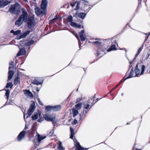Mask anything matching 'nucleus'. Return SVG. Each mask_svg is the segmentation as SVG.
Returning <instances> with one entry per match:
<instances>
[{
    "label": "nucleus",
    "instance_id": "obj_18",
    "mask_svg": "<svg viewBox=\"0 0 150 150\" xmlns=\"http://www.w3.org/2000/svg\"><path fill=\"white\" fill-rule=\"evenodd\" d=\"M70 25L72 26L77 28H80L81 27V25L78 24L74 22H71Z\"/></svg>",
    "mask_w": 150,
    "mask_h": 150
},
{
    "label": "nucleus",
    "instance_id": "obj_3",
    "mask_svg": "<svg viewBox=\"0 0 150 150\" xmlns=\"http://www.w3.org/2000/svg\"><path fill=\"white\" fill-rule=\"evenodd\" d=\"M35 108V104H32L30 106V108L28 110L27 113L25 114H24V118L25 120V117H26V118H27L32 114V113L34 112Z\"/></svg>",
    "mask_w": 150,
    "mask_h": 150
},
{
    "label": "nucleus",
    "instance_id": "obj_34",
    "mask_svg": "<svg viewBox=\"0 0 150 150\" xmlns=\"http://www.w3.org/2000/svg\"><path fill=\"white\" fill-rule=\"evenodd\" d=\"M34 42L33 40H31L30 41L28 42L26 44V45L27 46L28 45H31L33 44H34Z\"/></svg>",
    "mask_w": 150,
    "mask_h": 150
},
{
    "label": "nucleus",
    "instance_id": "obj_28",
    "mask_svg": "<svg viewBox=\"0 0 150 150\" xmlns=\"http://www.w3.org/2000/svg\"><path fill=\"white\" fill-rule=\"evenodd\" d=\"M70 131H71V136H70V138L71 139H73V136L74 134V131L73 129L71 127L70 128Z\"/></svg>",
    "mask_w": 150,
    "mask_h": 150
},
{
    "label": "nucleus",
    "instance_id": "obj_15",
    "mask_svg": "<svg viewBox=\"0 0 150 150\" xmlns=\"http://www.w3.org/2000/svg\"><path fill=\"white\" fill-rule=\"evenodd\" d=\"M25 133V131H23L19 134L18 136V140L19 141H21L23 138Z\"/></svg>",
    "mask_w": 150,
    "mask_h": 150
},
{
    "label": "nucleus",
    "instance_id": "obj_58",
    "mask_svg": "<svg viewBox=\"0 0 150 150\" xmlns=\"http://www.w3.org/2000/svg\"><path fill=\"white\" fill-rule=\"evenodd\" d=\"M96 102H95V103H92V106L93 105H94V104L95 103H96Z\"/></svg>",
    "mask_w": 150,
    "mask_h": 150
},
{
    "label": "nucleus",
    "instance_id": "obj_35",
    "mask_svg": "<svg viewBox=\"0 0 150 150\" xmlns=\"http://www.w3.org/2000/svg\"><path fill=\"white\" fill-rule=\"evenodd\" d=\"M72 17L71 16H69L67 18V21L71 23L72 21Z\"/></svg>",
    "mask_w": 150,
    "mask_h": 150
},
{
    "label": "nucleus",
    "instance_id": "obj_60",
    "mask_svg": "<svg viewBox=\"0 0 150 150\" xmlns=\"http://www.w3.org/2000/svg\"><path fill=\"white\" fill-rule=\"evenodd\" d=\"M135 150H141V149H136Z\"/></svg>",
    "mask_w": 150,
    "mask_h": 150
},
{
    "label": "nucleus",
    "instance_id": "obj_5",
    "mask_svg": "<svg viewBox=\"0 0 150 150\" xmlns=\"http://www.w3.org/2000/svg\"><path fill=\"white\" fill-rule=\"evenodd\" d=\"M44 117L45 120L47 121L54 122L56 120V117L54 115L45 114Z\"/></svg>",
    "mask_w": 150,
    "mask_h": 150
},
{
    "label": "nucleus",
    "instance_id": "obj_59",
    "mask_svg": "<svg viewBox=\"0 0 150 150\" xmlns=\"http://www.w3.org/2000/svg\"><path fill=\"white\" fill-rule=\"evenodd\" d=\"M94 98V97H93L92 98H91V99L92 100Z\"/></svg>",
    "mask_w": 150,
    "mask_h": 150
},
{
    "label": "nucleus",
    "instance_id": "obj_48",
    "mask_svg": "<svg viewBox=\"0 0 150 150\" xmlns=\"http://www.w3.org/2000/svg\"><path fill=\"white\" fill-rule=\"evenodd\" d=\"M120 85V84H117V86H116V87L115 88H114L112 89V90H113L115 89L117 87Z\"/></svg>",
    "mask_w": 150,
    "mask_h": 150
},
{
    "label": "nucleus",
    "instance_id": "obj_45",
    "mask_svg": "<svg viewBox=\"0 0 150 150\" xmlns=\"http://www.w3.org/2000/svg\"><path fill=\"white\" fill-rule=\"evenodd\" d=\"M127 79H126V78L124 80H123V79H122L121 81H120V82L119 83V84H120L122 82H123V81H125Z\"/></svg>",
    "mask_w": 150,
    "mask_h": 150
},
{
    "label": "nucleus",
    "instance_id": "obj_7",
    "mask_svg": "<svg viewBox=\"0 0 150 150\" xmlns=\"http://www.w3.org/2000/svg\"><path fill=\"white\" fill-rule=\"evenodd\" d=\"M35 12L38 16H42L45 14V10L43 9H40L38 7H35Z\"/></svg>",
    "mask_w": 150,
    "mask_h": 150
},
{
    "label": "nucleus",
    "instance_id": "obj_6",
    "mask_svg": "<svg viewBox=\"0 0 150 150\" xmlns=\"http://www.w3.org/2000/svg\"><path fill=\"white\" fill-rule=\"evenodd\" d=\"M61 107L60 105H57L55 106H47L46 109L48 110H52L55 111L59 110L61 108Z\"/></svg>",
    "mask_w": 150,
    "mask_h": 150
},
{
    "label": "nucleus",
    "instance_id": "obj_12",
    "mask_svg": "<svg viewBox=\"0 0 150 150\" xmlns=\"http://www.w3.org/2000/svg\"><path fill=\"white\" fill-rule=\"evenodd\" d=\"M47 4V0H42L41 5V8L45 10Z\"/></svg>",
    "mask_w": 150,
    "mask_h": 150
},
{
    "label": "nucleus",
    "instance_id": "obj_21",
    "mask_svg": "<svg viewBox=\"0 0 150 150\" xmlns=\"http://www.w3.org/2000/svg\"><path fill=\"white\" fill-rule=\"evenodd\" d=\"M134 73V71L133 70V68H132L131 70L129 75L126 78V79H129L135 76H133Z\"/></svg>",
    "mask_w": 150,
    "mask_h": 150
},
{
    "label": "nucleus",
    "instance_id": "obj_16",
    "mask_svg": "<svg viewBox=\"0 0 150 150\" xmlns=\"http://www.w3.org/2000/svg\"><path fill=\"white\" fill-rule=\"evenodd\" d=\"M42 82L40 81L39 79L38 78H35L32 81V83L36 85L41 84Z\"/></svg>",
    "mask_w": 150,
    "mask_h": 150
},
{
    "label": "nucleus",
    "instance_id": "obj_30",
    "mask_svg": "<svg viewBox=\"0 0 150 150\" xmlns=\"http://www.w3.org/2000/svg\"><path fill=\"white\" fill-rule=\"evenodd\" d=\"M6 92L5 93V96H6V98L8 99V98L10 93V91L9 90H6Z\"/></svg>",
    "mask_w": 150,
    "mask_h": 150
},
{
    "label": "nucleus",
    "instance_id": "obj_53",
    "mask_svg": "<svg viewBox=\"0 0 150 150\" xmlns=\"http://www.w3.org/2000/svg\"><path fill=\"white\" fill-rule=\"evenodd\" d=\"M83 0L84 1V2L85 3H87V4H88V2L86 1L85 0Z\"/></svg>",
    "mask_w": 150,
    "mask_h": 150
},
{
    "label": "nucleus",
    "instance_id": "obj_25",
    "mask_svg": "<svg viewBox=\"0 0 150 150\" xmlns=\"http://www.w3.org/2000/svg\"><path fill=\"white\" fill-rule=\"evenodd\" d=\"M58 148L61 150H64V148L62 145L61 142L59 141Z\"/></svg>",
    "mask_w": 150,
    "mask_h": 150
},
{
    "label": "nucleus",
    "instance_id": "obj_20",
    "mask_svg": "<svg viewBox=\"0 0 150 150\" xmlns=\"http://www.w3.org/2000/svg\"><path fill=\"white\" fill-rule=\"evenodd\" d=\"M76 150H83V148L81 147V145L79 144V143H76Z\"/></svg>",
    "mask_w": 150,
    "mask_h": 150
},
{
    "label": "nucleus",
    "instance_id": "obj_64",
    "mask_svg": "<svg viewBox=\"0 0 150 150\" xmlns=\"http://www.w3.org/2000/svg\"><path fill=\"white\" fill-rule=\"evenodd\" d=\"M82 28H83V26H82Z\"/></svg>",
    "mask_w": 150,
    "mask_h": 150
},
{
    "label": "nucleus",
    "instance_id": "obj_19",
    "mask_svg": "<svg viewBox=\"0 0 150 150\" xmlns=\"http://www.w3.org/2000/svg\"><path fill=\"white\" fill-rule=\"evenodd\" d=\"M11 33H13L14 35H18L21 34V31L20 30H18L14 31L13 30H11Z\"/></svg>",
    "mask_w": 150,
    "mask_h": 150
},
{
    "label": "nucleus",
    "instance_id": "obj_40",
    "mask_svg": "<svg viewBox=\"0 0 150 150\" xmlns=\"http://www.w3.org/2000/svg\"><path fill=\"white\" fill-rule=\"evenodd\" d=\"M72 34H73L78 39H79V37L78 36V35L75 33L74 32H73L72 33Z\"/></svg>",
    "mask_w": 150,
    "mask_h": 150
},
{
    "label": "nucleus",
    "instance_id": "obj_29",
    "mask_svg": "<svg viewBox=\"0 0 150 150\" xmlns=\"http://www.w3.org/2000/svg\"><path fill=\"white\" fill-rule=\"evenodd\" d=\"M13 86V85L12 83L9 82L8 83L6 88H11Z\"/></svg>",
    "mask_w": 150,
    "mask_h": 150
},
{
    "label": "nucleus",
    "instance_id": "obj_1",
    "mask_svg": "<svg viewBox=\"0 0 150 150\" xmlns=\"http://www.w3.org/2000/svg\"><path fill=\"white\" fill-rule=\"evenodd\" d=\"M29 18V16L27 11L25 9L23 8L22 9V14L16 21L15 24L19 26H20L23 22H26L28 21Z\"/></svg>",
    "mask_w": 150,
    "mask_h": 150
},
{
    "label": "nucleus",
    "instance_id": "obj_44",
    "mask_svg": "<svg viewBox=\"0 0 150 150\" xmlns=\"http://www.w3.org/2000/svg\"><path fill=\"white\" fill-rule=\"evenodd\" d=\"M127 79H126V78L124 80H123V79H122L121 81H120V82L119 83V84H120L122 82H123V81H125Z\"/></svg>",
    "mask_w": 150,
    "mask_h": 150
},
{
    "label": "nucleus",
    "instance_id": "obj_22",
    "mask_svg": "<svg viewBox=\"0 0 150 150\" xmlns=\"http://www.w3.org/2000/svg\"><path fill=\"white\" fill-rule=\"evenodd\" d=\"M117 49L115 48V45H112L110 48L108 49L107 50L108 52H109L112 50H116Z\"/></svg>",
    "mask_w": 150,
    "mask_h": 150
},
{
    "label": "nucleus",
    "instance_id": "obj_17",
    "mask_svg": "<svg viewBox=\"0 0 150 150\" xmlns=\"http://www.w3.org/2000/svg\"><path fill=\"white\" fill-rule=\"evenodd\" d=\"M8 73V76L7 80L8 81L9 80H10L11 79L14 74V72L13 71L10 70L9 71Z\"/></svg>",
    "mask_w": 150,
    "mask_h": 150
},
{
    "label": "nucleus",
    "instance_id": "obj_61",
    "mask_svg": "<svg viewBox=\"0 0 150 150\" xmlns=\"http://www.w3.org/2000/svg\"><path fill=\"white\" fill-rule=\"evenodd\" d=\"M143 33L144 34H145L146 35L147 34H146V33Z\"/></svg>",
    "mask_w": 150,
    "mask_h": 150
},
{
    "label": "nucleus",
    "instance_id": "obj_39",
    "mask_svg": "<svg viewBox=\"0 0 150 150\" xmlns=\"http://www.w3.org/2000/svg\"><path fill=\"white\" fill-rule=\"evenodd\" d=\"M149 56V53H147L146 54L145 56H144V59L146 60H147L148 59Z\"/></svg>",
    "mask_w": 150,
    "mask_h": 150
},
{
    "label": "nucleus",
    "instance_id": "obj_23",
    "mask_svg": "<svg viewBox=\"0 0 150 150\" xmlns=\"http://www.w3.org/2000/svg\"><path fill=\"white\" fill-rule=\"evenodd\" d=\"M46 138L45 136H40L39 134L38 135V142H40L41 141L44 139Z\"/></svg>",
    "mask_w": 150,
    "mask_h": 150
},
{
    "label": "nucleus",
    "instance_id": "obj_8",
    "mask_svg": "<svg viewBox=\"0 0 150 150\" xmlns=\"http://www.w3.org/2000/svg\"><path fill=\"white\" fill-rule=\"evenodd\" d=\"M28 21V27L30 29L32 28L35 24L34 18L33 17H31L30 19H29Z\"/></svg>",
    "mask_w": 150,
    "mask_h": 150
},
{
    "label": "nucleus",
    "instance_id": "obj_36",
    "mask_svg": "<svg viewBox=\"0 0 150 150\" xmlns=\"http://www.w3.org/2000/svg\"><path fill=\"white\" fill-rule=\"evenodd\" d=\"M93 43L94 45H100V42L99 41H96L93 42Z\"/></svg>",
    "mask_w": 150,
    "mask_h": 150
},
{
    "label": "nucleus",
    "instance_id": "obj_47",
    "mask_svg": "<svg viewBox=\"0 0 150 150\" xmlns=\"http://www.w3.org/2000/svg\"><path fill=\"white\" fill-rule=\"evenodd\" d=\"M88 6V5H87L86 4V5H85V6L84 7V9L85 10H86V9L87 8V6Z\"/></svg>",
    "mask_w": 150,
    "mask_h": 150
},
{
    "label": "nucleus",
    "instance_id": "obj_2",
    "mask_svg": "<svg viewBox=\"0 0 150 150\" xmlns=\"http://www.w3.org/2000/svg\"><path fill=\"white\" fill-rule=\"evenodd\" d=\"M20 6L18 4H16L11 6L9 11L11 13L17 15L20 12Z\"/></svg>",
    "mask_w": 150,
    "mask_h": 150
},
{
    "label": "nucleus",
    "instance_id": "obj_11",
    "mask_svg": "<svg viewBox=\"0 0 150 150\" xmlns=\"http://www.w3.org/2000/svg\"><path fill=\"white\" fill-rule=\"evenodd\" d=\"M10 2L8 1L0 0V7L3 8L8 4H9Z\"/></svg>",
    "mask_w": 150,
    "mask_h": 150
},
{
    "label": "nucleus",
    "instance_id": "obj_38",
    "mask_svg": "<svg viewBox=\"0 0 150 150\" xmlns=\"http://www.w3.org/2000/svg\"><path fill=\"white\" fill-rule=\"evenodd\" d=\"M58 18L57 17H56V18H54L53 19H52V20L50 21V22L51 23H53L54 22H55L56 20Z\"/></svg>",
    "mask_w": 150,
    "mask_h": 150
},
{
    "label": "nucleus",
    "instance_id": "obj_57",
    "mask_svg": "<svg viewBox=\"0 0 150 150\" xmlns=\"http://www.w3.org/2000/svg\"><path fill=\"white\" fill-rule=\"evenodd\" d=\"M11 69V66H10L9 68V69Z\"/></svg>",
    "mask_w": 150,
    "mask_h": 150
},
{
    "label": "nucleus",
    "instance_id": "obj_55",
    "mask_svg": "<svg viewBox=\"0 0 150 150\" xmlns=\"http://www.w3.org/2000/svg\"><path fill=\"white\" fill-rule=\"evenodd\" d=\"M28 127L26 126V125H25V129H28Z\"/></svg>",
    "mask_w": 150,
    "mask_h": 150
},
{
    "label": "nucleus",
    "instance_id": "obj_14",
    "mask_svg": "<svg viewBox=\"0 0 150 150\" xmlns=\"http://www.w3.org/2000/svg\"><path fill=\"white\" fill-rule=\"evenodd\" d=\"M24 93L25 95L27 97L31 98H33V95L31 92L29 91L28 90H25L24 91Z\"/></svg>",
    "mask_w": 150,
    "mask_h": 150
},
{
    "label": "nucleus",
    "instance_id": "obj_37",
    "mask_svg": "<svg viewBox=\"0 0 150 150\" xmlns=\"http://www.w3.org/2000/svg\"><path fill=\"white\" fill-rule=\"evenodd\" d=\"M142 49V48L140 47L139 48L137 52V53L135 55V57H136L141 52Z\"/></svg>",
    "mask_w": 150,
    "mask_h": 150
},
{
    "label": "nucleus",
    "instance_id": "obj_41",
    "mask_svg": "<svg viewBox=\"0 0 150 150\" xmlns=\"http://www.w3.org/2000/svg\"><path fill=\"white\" fill-rule=\"evenodd\" d=\"M44 120V118L42 117L40 118L38 120V122H41Z\"/></svg>",
    "mask_w": 150,
    "mask_h": 150
},
{
    "label": "nucleus",
    "instance_id": "obj_4",
    "mask_svg": "<svg viewBox=\"0 0 150 150\" xmlns=\"http://www.w3.org/2000/svg\"><path fill=\"white\" fill-rule=\"evenodd\" d=\"M138 67V65L137 64L136 65L135 69V71L136 74V75L135 76H138L139 74L140 75L143 74L144 73V72L146 68L144 65H143L142 67L141 72L140 73V70Z\"/></svg>",
    "mask_w": 150,
    "mask_h": 150
},
{
    "label": "nucleus",
    "instance_id": "obj_13",
    "mask_svg": "<svg viewBox=\"0 0 150 150\" xmlns=\"http://www.w3.org/2000/svg\"><path fill=\"white\" fill-rule=\"evenodd\" d=\"M26 52L24 47H23L18 52L17 54V56L22 55L25 54Z\"/></svg>",
    "mask_w": 150,
    "mask_h": 150
},
{
    "label": "nucleus",
    "instance_id": "obj_32",
    "mask_svg": "<svg viewBox=\"0 0 150 150\" xmlns=\"http://www.w3.org/2000/svg\"><path fill=\"white\" fill-rule=\"evenodd\" d=\"M82 104L79 103L76 105V108L77 109H79L81 107Z\"/></svg>",
    "mask_w": 150,
    "mask_h": 150
},
{
    "label": "nucleus",
    "instance_id": "obj_51",
    "mask_svg": "<svg viewBox=\"0 0 150 150\" xmlns=\"http://www.w3.org/2000/svg\"><path fill=\"white\" fill-rule=\"evenodd\" d=\"M38 102H39V104H41V102H40V99H38Z\"/></svg>",
    "mask_w": 150,
    "mask_h": 150
},
{
    "label": "nucleus",
    "instance_id": "obj_27",
    "mask_svg": "<svg viewBox=\"0 0 150 150\" xmlns=\"http://www.w3.org/2000/svg\"><path fill=\"white\" fill-rule=\"evenodd\" d=\"M38 117V113L37 112H35L34 115L32 116V118L33 120H35L37 119Z\"/></svg>",
    "mask_w": 150,
    "mask_h": 150
},
{
    "label": "nucleus",
    "instance_id": "obj_56",
    "mask_svg": "<svg viewBox=\"0 0 150 150\" xmlns=\"http://www.w3.org/2000/svg\"><path fill=\"white\" fill-rule=\"evenodd\" d=\"M98 100H99L98 98H97L96 99V102L98 101Z\"/></svg>",
    "mask_w": 150,
    "mask_h": 150
},
{
    "label": "nucleus",
    "instance_id": "obj_62",
    "mask_svg": "<svg viewBox=\"0 0 150 150\" xmlns=\"http://www.w3.org/2000/svg\"><path fill=\"white\" fill-rule=\"evenodd\" d=\"M23 1H27V0H23Z\"/></svg>",
    "mask_w": 150,
    "mask_h": 150
},
{
    "label": "nucleus",
    "instance_id": "obj_33",
    "mask_svg": "<svg viewBox=\"0 0 150 150\" xmlns=\"http://www.w3.org/2000/svg\"><path fill=\"white\" fill-rule=\"evenodd\" d=\"M92 105H91L89 104H87L86 105H84V108L88 110L91 108Z\"/></svg>",
    "mask_w": 150,
    "mask_h": 150
},
{
    "label": "nucleus",
    "instance_id": "obj_9",
    "mask_svg": "<svg viewBox=\"0 0 150 150\" xmlns=\"http://www.w3.org/2000/svg\"><path fill=\"white\" fill-rule=\"evenodd\" d=\"M30 33V30H27L23 32V33L20 35L18 36L17 38L18 39H20L22 38H25Z\"/></svg>",
    "mask_w": 150,
    "mask_h": 150
},
{
    "label": "nucleus",
    "instance_id": "obj_49",
    "mask_svg": "<svg viewBox=\"0 0 150 150\" xmlns=\"http://www.w3.org/2000/svg\"><path fill=\"white\" fill-rule=\"evenodd\" d=\"M13 64V62H11L9 63V65H12Z\"/></svg>",
    "mask_w": 150,
    "mask_h": 150
},
{
    "label": "nucleus",
    "instance_id": "obj_52",
    "mask_svg": "<svg viewBox=\"0 0 150 150\" xmlns=\"http://www.w3.org/2000/svg\"><path fill=\"white\" fill-rule=\"evenodd\" d=\"M150 35V32L148 34V35H147V38H146V39H147L148 38V37Z\"/></svg>",
    "mask_w": 150,
    "mask_h": 150
},
{
    "label": "nucleus",
    "instance_id": "obj_50",
    "mask_svg": "<svg viewBox=\"0 0 150 150\" xmlns=\"http://www.w3.org/2000/svg\"><path fill=\"white\" fill-rule=\"evenodd\" d=\"M76 4V3H75L74 4H71V6H72V7H74V6H75V4Z\"/></svg>",
    "mask_w": 150,
    "mask_h": 150
},
{
    "label": "nucleus",
    "instance_id": "obj_24",
    "mask_svg": "<svg viewBox=\"0 0 150 150\" xmlns=\"http://www.w3.org/2000/svg\"><path fill=\"white\" fill-rule=\"evenodd\" d=\"M86 16V14L82 13H80L78 14V16L81 19H83Z\"/></svg>",
    "mask_w": 150,
    "mask_h": 150
},
{
    "label": "nucleus",
    "instance_id": "obj_10",
    "mask_svg": "<svg viewBox=\"0 0 150 150\" xmlns=\"http://www.w3.org/2000/svg\"><path fill=\"white\" fill-rule=\"evenodd\" d=\"M79 35L81 41H83L86 40V36L84 30H82L79 32Z\"/></svg>",
    "mask_w": 150,
    "mask_h": 150
},
{
    "label": "nucleus",
    "instance_id": "obj_42",
    "mask_svg": "<svg viewBox=\"0 0 150 150\" xmlns=\"http://www.w3.org/2000/svg\"><path fill=\"white\" fill-rule=\"evenodd\" d=\"M78 122V121L76 119H75L74 121L72 124L74 125H76V124H77Z\"/></svg>",
    "mask_w": 150,
    "mask_h": 150
},
{
    "label": "nucleus",
    "instance_id": "obj_31",
    "mask_svg": "<svg viewBox=\"0 0 150 150\" xmlns=\"http://www.w3.org/2000/svg\"><path fill=\"white\" fill-rule=\"evenodd\" d=\"M73 117H74L78 114V110L74 109L73 111Z\"/></svg>",
    "mask_w": 150,
    "mask_h": 150
},
{
    "label": "nucleus",
    "instance_id": "obj_43",
    "mask_svg": "<svg viewBox=\"0 0 150 150\" xmlns=\"http://www.w3.org/2000/svg\"><path fill=\"white\" fill-rule=\"evenodd\" d=\"M88 110H84L83 111V113L84 114V115H86V113L88 112Z\"/></svg>",
    "mask_w": 150,
    "mask_h": 150
},
{
    "label": "nucleus",
    "instance_id": "obj_54",
    "mask_svg": "<svg viewBox=\"0 0 150 150\" xmlns=\"http://www.w3.org/2000/svg\"><path fill=\"white\" fill-rule=\"evenodd\" d=\"M78 5H79V4H77V6H76V9H75L76 10H77V9H78V8L77 7V6H78Z\"/></svg>",
    "mask_w": 150,
    "mask_h": 150
},
{
    "label": "nucleus",
    "instance_id": "obj_46",
    "mask_svg": "<svg viewBox=\"0 0 150 150\" xmlns=\"http://www.w3.org/2000/svg\"><path fill=\"white\" fill-rule=\"evenodd\" d=\"M54 132L53 130H52V131H51L50 132V134H51V135L50 134V135L52 136L53 135L52 134H53Z\"/></svg>",
    "mask_w": 150,
    "mask_h": 150
},
{
    "label": "nucleus",
    "instance_id": "obj_26",
    "mask_svg": "<svg viewBox=\"0 0 150 150\" xmlns=\"http://www.w3.org/2000/svg\"><path fill=\"white\" fill-rule=\"evenodd\" d=\"M20 82L19 79V78L18 77V75L16 78H15V79L14 81V83L16 85H17L18 84L20 83Z\"/></svg>",
    "mask_w": 150,
    "mask_h": 150
},
{
    "label": "nucleus",
    "instance_id": "obj_63",
    "mask_svg": "<svg viewBox=\"0 0 150 150\" xmlns=\"http://www.w3.org/2000/svg\"><path fill=\"white\" fill-rule=\"evenodd\" d=\"M131 63H130V67H131L132 66V65H131Z\"/></svg>",
    "mask_w": 150,
    "mask_h": 150
}]
</instances>
